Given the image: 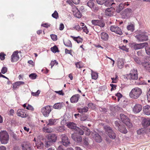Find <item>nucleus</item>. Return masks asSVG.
<instances>
[{"mask_svg":"<svg viewBox=\"0 0 150 150\" xmlns=\"http://www.w3.org/2000/svg\"><path fill=\"white\" fill-rule=\"evenodd\" d=\"M47 141L45 142V147H48L56 142L57 139V136L55 134L50 133L47 136Z\"/></svg>","mask_w":150,"mask_h":150,"instance_id":"nucleus-1","label":"nucleus"},{"mask_svg":"<svg viewBox=\"0 0 150 150\" xmlns=\"http://www.w3.org/2000/svg\"><path fill=\"white\" fill-rule=\"evenodd\" d=\"M142 93L141 89L138 87L133 88L129 93V96L131 98L137 99L140 96Z\"/></svg>","mask_w":150,"mask_h":150,"instance_id":"nucleus-2","label":"nucleus"},{"mask_svg":"<svg viewBox=\"0 0 150 150\" xmlns=\"http://www.w3.org/2000/svg\"><path fill=\"white\" fill-rule=\"evenodd\" d=\"M138 35L135 36V37L139 42L146 41L148 40V36L147 33L144 31H139L137 32Z\"/></svg>","mask_w":150,"mask_h":150,"instance_id":"nucleus-3","label":"nucleus"},{"mask_svg":"<svg viewBox=\"0 0 150 150\" xmlns=\"http://www.w3.org/2000/svg\"><path fill=\"white\" fill-rule=\"evenodd\" d=\"M9 136L5 131H1L0 133V141L2 144H6L8 141Z\"/></svg>","mask_w":150,"mask_h":150,"instance_id":"nucleus-4","label":"nucleus"},{"mask_svg":"<svg viewBox=\"0 0 150 150\" xmlns=\"http://www.w3.org/2000/svg\"><path fill=\"white\" fill-rule=\"evenodd\" d=\"M134 59L135 61L139 64H141L144 67L146 70L150 72V62H149L145 61L144 62L142 63L141 62L139 58L138 57H134Z\"/></svg>","mask_w":150,"mask_h":150,"instance_id":"nucleus-5","label":"nucleus"},{"mask_svg":"<svg viewBox=\"0 0 150 150\" xmlns=\"http://www.w3.org/2000/svg\"><path fill=\"white\" fill-rule=\"evenodd\" d=\"M52 110V107L51 106L47 105L41 109V112L43 115L45 117H47Z\"/></svg>","mask_w":150,"mask_h":150,"instance_id":"nucleus-6","label":"nucleus"},{"mask_svg":"<svg viewBox=\"0 0 150 150\" xmlns=\"http://www.w3.org/2000/svg\"><path fill=\"white\" fill-rule=\"evenodd\" d=\"M105 129L108 136L112 139H114L116 137V134L112 128L109 126L105 127Z\"/></svg>","mask_w":150,"mask_h":150,"instance_id":"nucleus-7","label":"nucleus"},{"mask_svg":"<svg viewBox=\"0 0 150 150\" xmlns=\"http://www.w3.org/2000/svg\"><path fill=\"white\" fill-rule=\"evenodd\" d=\"M133 11L130 8L125 9L122 13V17L124 18H128L132 15Z\"/></svg>","mask_w":150,"mask_h":150,"instance_id":"nucleus-8","label":"nucleus"},{"mask_svg":"<svg viewBox=\"0 0 150 150\" xmlns=\"http://www.w3.org/2000/svg\"><path fill=\"white\" fill-rule=\"evenodd\" d=\"M148 45L147 42H144L140 44H135L133 45V48L134 50H139L147 47Z\"/></svg>","mask_w":150,"mask_h":150,"instance_id":"nucleus-9","label":"nucleus"},{"mask_svg":"<svg viewBox=\"0 0 150 150\" xmlns=\"http://www.w3.org/2000/svg\"><path fill=\"white\" fill-rule=\"evenodd\" d=\"M110 30L112 32H113L116 33L120 35L122 34V31L120 28L118 27L112 26L110 27Z\"/></svg>","mask_w":150,"mask_h":150,"instance_id":"nucleus-10","label":"nucleus"},{"mask_svg":"<svg viewBox=\"0 0 150 150\" xmlns=\"http://www.w3.org/2000/svg\"><path fill=\"white\" fill-rule=\"evenodd\" d=\"M61 137L62 143L63 145L65 146H67L70 143L68 137L66 136L65 134H62L61 136Z\"/></svg>","mask_w":150,"mask_h":150,"instance_id":"nucleus-11","label":"nucleus"},{"mask_svg":"<svg viewBox=\"0 0 150 150\" xmlns=\"http://www.w3.org/2000/svg\"><path fill=\"white\" fill-rule=\"evenodd\" d=\"M66 120L64 119L62 121V122H65V124H67V126L69 128L75 130L76 128L77 127H76V124L73 122H71L66 123Z\"/></svg>","mask_w":150,"mask_h":150,"instance_id":"nucleus-12","label":"nucleus"},{"mask_svg":"<svg viewBox=\"0 0 150 150\" xmlns=\"http://www.w3.org/2000/svg\"><path fill=\"white\" fill-rule=\"evenodd\" d=\"M18 51L14 52L11 56V61L12 62H16L19 59V56L18 54Z\"/></svg>","mask_w":150,"mask_h":150,"instance_id":"nucleus-13","label":"nucleus"},{"mask_svg":"<svg viewBox=\"0 0 150 150\" xmlns=\"http://www.w3.org/2000/svg\"><path fill=\"white\" fill-rule=\"evenodd\" d=\"M23 150H31V145L30 143L27 142H24L21 144Z\"/></svg>","mask_w":150,"mask_h":150,"instance_id":"nucleus-14","label":"nucleus"},{"mask_svg":"<svg viewBox=\"0 0 150 150\" xmlns=\"http://www.w3.org/2000/svg\"><path fill=\"white\" fill-rule=\"evenodd\" d=\"M92 135L93 138L97 142H100L102 141V139L101 136L98 134L96 132L92 133Z\"/></svg>","mask_w":150,"mask_h":150,"instance_id":"nucleus-15","label":"nucleus"},{"mask_svg":"<svg viewBox=\"0 0 150 150\" xmlns=\"http://www.w3.org/2000/svg\"><path fill=\"white\" fill-rule=\"evenodd\" d=\"M142 107L139 104H135L133 108V111L135 113H138L139 112L142 110Z\"/></svg>","mask_w":150,"mask_h":150,"instance_id":"nucleus-16","label":"nucleus"},{"mask_svg":"<svg viewBox=\"0 0 150 150\" xmlns=\"http://www.w3.org/2000/svg\"><path fill=\"white\" fill-rule=\"evenodd\" d=\"M25 110L23 109H19L17 111V115L18 116L21 117H26V115L25 113Z\"/></svg>","mask_w":150,"mask_h":150,"instance_id":"nucleus-17","label":"nucleus"},{"mask_svg":"<svg viewBox=\"0 0 150 150\" xmlns=\"http://www.w3.org/2000/svg\"><path fill=\"white\" fill-rule=\"evenodd\" d=\"M80 96L79 94H76L72 96L70 98L71 102L72 103H76L79 100Z\"/></svg>","mask_w":150,"mask_h":150,"instance_id":"nucleus-18","label":"nucleus"},{"mask_svg":"<svg viewBox=\"0 0 150 150\" xmlns=\"http://www.w3.org/2000/svg\"><path fill=\"white\" fill-rule=\"evenodd\" d=\"M142 125L144 127H147L150 125V119L143 118L142 122Z\"/></svg>","mask_w":150,"mask_h":150,"instance_id":"nucleus-19","label":"nucleus"},{"mask_svg":"<svg viewBox=\"0 0 150 150\" xmlns=\"http://www.w3.org/2000/svg\"><path fill=\"white\" fill-rule=\"evenodd\" d=\"M113 8L112 7L108 8L105 10V14L107 16H111L113 15V12L112 11Z\"/></svg>","mask_w":150,"mask_h":150,"instance_id":"nucleus-20","label":"nucleus"},{"mask_svg":"<svg viewBox=\"0 0 150 150\" xmlns=\"http://www.w3.org/2000/svg\"><path fill=\"white\" fill-rule=\"evenodd\" d=\"M71 137L77 143H79L82 141V138L80 136L76 137L74 134H71Z\"/></svg>","mask_w":150,"mask_h":150,"instance_id":"nucleus-21","label":"nucleus"},{"mask_svg":"<svg viewBox=\"0 0 150 150\" xmlns=\"http://www.w3.org/2000/svg\"><path fill=\"white\" fill-rule=\"evenodd\" d=\"M144 113L147 115H150V106L148 105L144 106L143 109Z\"/></svg>","mask_w":150,"mask_h":150,"instance_id":"nucleus-22","label":"nucleus"},{"mask_svg":"<svg viewBox=\"0 0 150 150\" xmlns=\"http://www.w3.org/2000/svg\"><path fill=\"white\" fill-rule=\"evenodd\" d=\"M64 105V104L62 103H57L54 104L53 108L57 109H60Z\"/></svg>","mask_w":150,"mask_h":150,"instance_id":"nucleus-23","label":"nucleus"},{"mask_svg":"<svg viewBox=\"0 0 150 150\" xmlns=\"http://www.w3.org/2000/svg\"><path fill=\"white\" fill-rule=\"evenodd\" d=\"M24 82L22 81H17L13 84V89H16L18 88L20 86L24 84Z\"/></svg>","mask_w":150,"mask_h":150,"instance_id":"nucleus-24","label":"nucleus"},{"mask_svg":"<svg viewBox=\"0 0 150 150\" xmlns=\"http://www.w3.org/2000/svg\"><path fill=\"white\" fill-rule=\"evenodd\" d=\"M125 5V3H120L117 8L116 12L118 13H120L124 8Z\"/></svg>","mask_w":150,"mask_h":150,"instance_id":"nucleus-25","label":"nucleus"},{"mask_svg":"<svg viewBox=\"0 0 150 150\" xmlns=\"http://www.w3.org/2000/svg\"><path fill=\"white\" fill-rule=\"evenodd\" d=\"M124 60L122 59H119L117 62V65L120 69H122L124 66Z\"/></svg>","mask_w":150,"mask_h":150,"instance_id":"nucleus-26","label":"nucleus"},{"mask_svg":"<svg viewBox=\"0 0 150 150\" xmlns=\"http://www.w3.org/2000/svg\"><path fill=\"white\" fill-rule=\"evenodd\" d=\"M57 121V119H50L48 120L46 122L48 123L47 125L50 126L53 125H55Z\"/></svg>","mask_w":150,"mask_h":150,"instance_id":"nucleus-27","label":"nucleus"},{"mask_svg":"<svg viewBox=\"0 0 150 150\" xmlns=\"http://www.w3.org/2000/svg\"><path fill=\"white\" fill-rule=\"evenodd\" d=\"M100 36L102 40L104 41H107L108 39V35L106 33L102 32L101 33Z\"/></svg>","mask_w":150,"mask_h":150,"instance_id":"nucleus-28","label":"nucleus"},{"mask_svg":"<svg viewBox=\"0 0 150 150\" xmlns=\"http://www.w3.org/2000/svg\"><path fill=\"white\" fill-rule=\"evenodd\" d=\"M119 131L122 133L126 134L127 132V130L124 125L120 126L118 129Z\"/></svg>","mask_w":150,"mask_h":150,"instance_id":"nucleus-29","label":"nucleus"},{"mask_svg":"<svg viewBox=\"0 0 150 150\" xmlns=\"http://www.w3.org/2000/svg\"><path fill=\"white\" fill-rule=\"evenodd\" d=\"M36 146L37 149H42L43 147V143L40 140H39L36 143Z\"/></svg>","mask_w":150,"mask_h":150,"instance_id":"nucleus-30","label":"nucleus"},{"mask_svg":"<svg viewBox=\"0 0 150 150\" xmlns=\"http://www.w3.org/2000/svg\"><path fill=\"white\" fill-rule=\"evenodd\" d=\"M115 4L112 0H105V4L106 6H110Z\"/></svg>","mask_w":150,"mask_h":150,"instance_id":"nucleus-31","label":"nucleus"},{"mask_svg":"<svg viewBox=\"0 0 150 150\" xmlns=\"http://www.w3.org/2000/svg\"><path fill=\"white\" fill-rule=\"evenodd\" d=\"M71 38H73V40L76 41L78 43H81L83 41V39L79 36L74 37L73 36H71Z\"/></svg>","mask_w":150,"mask_h":150,"instance_id":"nucleus-32","label":"nucleus"},{"mask_svg":"<svg viewBox=\"0 0 150 150\" xmlns=\"http://www.w3.org/2000/svg\"><path fill=\"white\" fill-rule=\"evenodd\" d=\"M120 118L121 121L124 123L127 120H128V118L123 114H121L120 115Z\"/></svg>","mask_w":150,"mask_h":150,"instance_id":"nucleus-33","label":"nucleus"},{"mask_svg":"<svg viewBox=\"0 0 150 150\" xmlns=\"http://www.w3.org/2000/svg\"><path fill=\"white\" fill-rule=\"evenodd\" d=\"M74 16L78 18H80L81 17V14L80 13L78 9H76L75 12L74 13Z\"/></svg>","mask_w":150,"mask_h":150,"instance_id":"nucleus-34","label":"nucleus"},{"mask_svg":"<svg viewBox=\"0 0 150 150\" xmlns=\"http://www.w3.org/2000/svg\"><path fill=\"white\" fill-rule=\"evenodd\" d=\"M63 42L64 45L66 46L71 47H72V44L71 42L69 40H66L65 41L63 40Z\"/></svg>","mask_w":150,"mask_h":150,"instance_id":"nucleus-35","label":"nucleus"},{"mask_svg":"<svg viewBox=\"0 0 150 150\" xmlns=\"http://www.w3.org/2000/svg\"><path fill=\"white\" fill-rule=\"evenodd\" d=\"M134 25L133 24H131L127 26V28L128 30L132 32L134 30Z\"/></svg>","mask_w":150,"mask_h":150,"instance_id":"nucleus-36","label":"nucleus"},{"mask_svg":"<svg viewBox=\"0 0 150 150\" xmlns=\"http://www.w3.org/2000/svg\"><path fill=\"white\" fill-rule=\"evenodd\" d=\"M83 144L85 147H87L89 145V143L88 142V139L87 138H85L83 140Z\"/></svg>","mask_w":150,"mask_h":150,"instance_id":"nucleus-37","label":"nucleus"},{"mask_svg":"<svg viewBox=\"0 0 150 150\" xmlns=\"http://www.w3.org/2000/svg\"><path fill=\"white\" fill-rule=\"evenodd\" d=\"M75 130L80 135H83L84 134V131L80 128L77 127L76 128Z\"/></svg>","mask_w":150,"mask_h":150,"instance_id":"nucleus-38","label":"nucleus"},{"mask_svg":"<svg viewBox=\"0 0 150 150\" xmlns=\"http://www.w3.org/2000/svg\"><path fill=\"white\" fill-rule=\"evenodd\" d=\"M128 127L130 128L132 127V125L131 122H130L129 119L128 120H127L124 123Z\"/></svg>","mask_w":150,"mask_h":150,"instance_id":"nucleus-39","label":"nucleus"},{"mask_svg":"<svg viewBox=\"0 0 150 150\" xmlns=\"http://www.w3.org/2000/svg\"><path fill=\"white\" fill-rule=\"evenodd\" d=\"M128 127L130 128L132 127V125L131 122H130L129 119L128 120H127L124 123Z\"/></svg>","mask_w":150,"mask_h":150,"instance_id":"nucleus-40","label":"nucleus"},{"mask_svg":"<svg viewBox=\"0 0 150 150\" xmlns=\"http://www.w3.org/2000/svg\"><path fill=\"white\" fill-rule=\"evenodd\" d=\"M51 51L53 53H55L56 52H59V50L56 46L55 45L53 47L51 48Z\"/></svg>","mask_w":150,"mask_h":150,"instance_id":"nucleus-41","label":"nucleus"},{"mask_svg":"<svg viewBox=\"0 0 150 150\" xmlns=\"http://www.w3.org/2000/svg\"><path fill=\"white\" fill-rule=\"evenodd\" d=\"M129 75H138L137 70L134 69L131 70Z\"/></svg>","mask_w":150,"mask_h":150,"instance_id":"nucleus-42","label":"nucleus"},{"mask_svg":"<svg viewBox=\"0 0 150 150\" xmlns=\"http://www.w3.org/2000/svg\"><path fill=\"white\" fill-rule=\"evenodd\" d=\"M56 129L58 132H62L65 130V129L64 126H61L57 127Z\"/></svg>","mask_w":150,"mask_h":150,"instance_id":"nucleus-43","label":"nucleus"},{"mask_svg":"<svg viewBox=\"0 0 150 150\" xmlns=\"http://www.w3.org/2000/svg\"><path fill=\"white\" fill-rule=\"evenodd\" d=\"M88 118L87 115H82L81 116L80 120L81 121H85Z\"/></svg>","mask_w":150,"mask_h":150,"instance_id":"nucleus-44","label":"nucleus"},{"mask_svg":"<svg viewBox=\"0 0 150 150\" xmlns=\"http://www.w3.org/2000/svg\"><path fill=\"white\" fill-rule=\"evenodd\" d=\"M83 129L85 131H86L85 134L86 135L88 136L90 134V130L89 129L86 127H84Z\"/></svg>","mask_w":150,"mask_h":150,"instance_id":"nucleus-45","label":"nucleus"},{"mask_svg":"<svg viewBox=\"0 0 150 150\" xmlns=\"http://www.w3.org/2000/svg\"><path fill=\"white\" fill-rule=\"evenodd\" d=\"M52 16L53 18L56 19H57L59 17L58 13L56 11H54V12L52 14Z\"/></svg>","mask_w":150,"mask_h":150,"instance_id":"nucleus-46","label":"nucleus"},{"mask_svg":"<svg viewBox=\"0 0 150 150\" xmlns=\"http://www.w3.org/2000/svg\"><path fill=\"white\" fill-rule=\"evenodd\" d=\"M87 5L91 8H93L94 6V3L92 1H88L87 3Z\"/></svg>","mask_w":150,"mask_h":150,"instance_id":"nucleus-47","label":"nucleus"},{"mask_svg":"<svg viewBox=\"0 0 150 150\" xmlns=\"http://www.w3.org/2000/svg\"><path fill=\"white\" fill-rule=\"evenodd\" d=\"M97 25L99 26L100 27L103 28L104 27L105 24L104 22L101 21L99 20Z\"/></svg>","mask_w":150,"mask_h":150,"instance_id":"nucleus-48","label":"nucleus"},{"mask_svg":"<svg viewBox=\"0 0 150 150\" xmlns=\"http://www.w3.org/2000/svg\"><path fill=\"white\" fill-rule=\"evenodd\" d=\"M119 47L120 49L126 52H128V51L129 49L127 48L126 46H120Z\"/></svg>","mask_w":150,"mask_h":150,"instance_id":"nucleus-49","label":"nucleus"},{"mask_svg":"<svg viewBox=\"0 0 150 150\" xmlns=\"http://www.w3.org/2000/svg\"><path fill=\"white\" fill-rule=\"evenodd\" d=\"M58 64V62L56 61V60H54L53 61H52L50 65H51V68H52L53 67L54 65H57Z\"/></svg>","mask_w":150,"mask_h":150,"instance_id":"nucleus-50","label":"nucleus"},{"mask_svg":"<svg viewBox=\"0 0 150 150\" xmlns=\"http://www.w3.org/2000/svg\"><path fill=\"white\" fill-rule=\"evenodd\" d=\"M7 68L6 67H3L1 70V73L3 74H4L7 71Z\"/></svg>","mask_w":150,"mask_h":150,"instance_id":"nucleus-51","label":"nucleus"},{"mask_svg":"<svg viewBox=\"0 0 150 150\" xmlns=\"http://www.w3.org/2000/svg\"><path fill=\"white\" fill-rule=\"evenodd\" d=\"M40 91L38 90L36 92H32L31 93V95L33 96H38L39 95V94L40 93Z\"/></svg>","mask_w":150,"mask_h":150,"instance_id":"nucleus-52","label":"nucleus"},{"mask_svg":"<svg viewBox=\"0 0 150 150\" xmlns=\"http://www.w3.org/2000/svg\"><path fill=\"white\" fill-rule=\"evenodd\" d=\"M54 92L59 95H62L63 96L64 94V93L63 92L62 90L58 91H55Z\"/></svg>","mask_w":150,"mask_h":150,"instance_id":"nucleus-53","label":"nucleus"},{"mask_svg":"<svg viewBox=\"0 0 150 150\" xmlns=\"http://www.w3.org/2000/svg\"><path fill=\"white\" fill-rule=\"evenodd\" d=\"M99 21V20H94L92 21V23L94 25H97Z\"/></svg>","mask_w":150,"mask_h":150,"instance_id":"nucleus-54","label":"nucleus"},{"mask_svg":"<svg viewBox=\"0 0 150 150\" xmlns=\"http://www.w3.org/2000/svg\"><path fill=\"white\" fill-rule=\"evenodd\" d=\"M26 108L27 110H31L32 111H33L34 109L33 107L29 104H28V105Z\"/></svg>","mask_w":150,"mask_h":150,"instance_id":"nucleus-55","label":"nucleus"},{"mask_svg":"<svg viewBox=\"0 0 150 150\" xmlns=\"http://www.w3.org/2000/svg\"><path fill=\"white\" fill-rule=\"evenodd\" d=\"M129 76L130 79L133 80L137 79L138 78V76Z\"/></svg>","mask_w":150,"mask_h":150,"instance_id":"nucleus-56","label":"nucleus"},{"mask_svg":"<svg viewBox=\"0 0 150 150\" xmlns=\"http://www.w3.org/2000/svg\"><path fill=\"white\" fill-rule=\"evenodd\" d=\"M110 86L111 87V91H112V90H115L116 89V87L117 86V85H116L110 84Z\"/></svg>","mask_w":150,"mask_h":150,"instance_id":"nucleus-57","label":"nucleus"},{"mask_svg":"<svg viewBox=\"0 0 150 150\" xmlns=\"http://www.w3.org/2000/svg\"><path fill=\"white\" fill-rule=\"evenodd\" d=\"M76 67L77 68H80L82 67V65L80 62H78L75 64Z\"/></svg>","mask_w":150,"mask_h":150,"instance_id":"nucleus-58","label":"nucleus"},{"mask_svg":"<svg viewBox=\"0 0 150 150\" xmlns=\"http://www.w3.org/2000/svg\"><path fill=\"white\" fill-rule=\"evenodd\" d=\"M116 96L117 98L118 101H119L120 98L122 97V95L119 93H117L116 95Z\"/></svg>","mask_w":150,"mask_h":150,"instance_id":"nucleus-59","label":"nucleus"},{"mask_svg":"<svg viewBox=\"0 0 150 150\" xmlns=\"http://www.w3.org/2000/svg\"><path fill=\"white\" fill-rule=\"evenodd\" d=\"M97 2L98 4L102 5L105 3V0H97Z\"/></svg>","mask_w":150,"mask_h":150,"instance_id":"nucleus-60","label":"nucleus"},{"mask_svg":"<svg viewBox=\"0 0 150 150\" xmlns=\"http://www.w3.org/2000/svg\"><path fill=\"white\" fill-rule=\"evenodd\" d=\"M5 55L4 53H0V58L1 60H3L4 59Z\"/></svg>","mask_w":150,"mask_h":150,"instance_id":"nucleus-61","label":"nucleus"},{"mask_svg":"<svg viewBox=\"0 0 150 150\" xmlns=\"http://www.w3.org/2000/svg\"><path fill=\"white\" fill-rule=\"evenodd\" d=\"M51 37L52 39L53 40L55 41L57 40V35H54L52 34L51 35Z\"/></svg>","mask_w":150,"mask_h":150,"instance_id":"nucleus-62","label":"nucleus"},{"mask_svg":"<svg viewBox=\"0 0 150 150\" xmlns=\"http://www.w3.org/2000/svg\"><path fill=\"white\" fill-rule=\"evenodd\" d=\"M145 49L146 54L149 55H150V47L145 48Z\"/></svg>","mask_w":150,"mask_h":150,"instance_id":"nucleus-63","label":"nucleus"},{"mask_svg":"<svg viewBox=\"0 0 150 150\" xmlns=\"http://www.w3.org/2000/svg\"><path fill=\"white\" fill-rule=\"evenodd\" d=\"M147 96V100L149 101L150 102V88L148 91Z\"/></svg>","mask_w":150,"mask_h":150,"instance_id":"nucleus-64","label":"nucleus"}]
</instances>
